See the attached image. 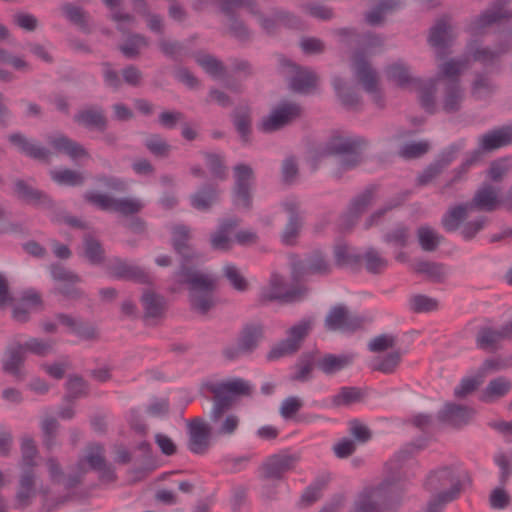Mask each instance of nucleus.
I'll use <instances>...</instances> for the list:
<instances>
[{
  "mask_svg": "<svg viewBox=\"0 0 512 512\" xmlns=\"http://www.w3.org/2000/svg\"><path fill=\"white\" fill-rule=\"evenodd\" d=\"M171 234L172 247L180 256L179 264H192L194 260L202 257L189 243L191 240V229L188 226L183 224L175 225L171 230Z\"/></svg>",
  "mask_w": 512,
  "mask_h": 512,
  "instance_id": "nucleus-20",
  "label": "nucleus"
},
{
  "mask_svg": "<svg viewBox=\"0 0 512 512\" xmlns=\"http://www.w3.org/2000/svg\"><path fill=\"white\" fill-rule=\"evenodd\" d=\"M279 72L287 78L289 88L299 94H308L317 86L318 75L310 68L299 66L284 55H278Z\"/></svg>",
  "mask_w": 512,
  "mask_h": 512,
  "instance_id": "nucleus-6",
  "label": "nucleus"
},
{
  "mask_svg": "<svg viewBox=\"0 0 512 512\" xmlns=\"http://www.w3.org/2000/svg\"><path fill=\"white\" fill-rule=\"evenodd\" d=\"M148 39L143 34L134 33L126 41L125 44L119 46L121 53L129 59L137 58L140 54V47H147Z\"/></svg>",
  "mask_w": 512,
  "mask_h": 512,
  "instance_id": "nucleus-60",
  "label": "nucleus"
},
{
  "mask_svg": "<svg viewBox=\"0 0 512 512\" xmlns=\"http://www.w3.org/2000/svg\"><path fill=\"white\" fill-rule=\"evenodd\" d=\"M364 394L357 387H342L339 392L331 398V406L339 408L342 406H350L354 403L361 402Z\"/></svg>",
  "mask_w": 512,
  "mask_h": 512,
  "instance_id": "nucleus-51",
  "label": "nucleus"
},
{
  "mask_svg": "<svg viewBox=\"0 0 512 512\" xmlns=\"http://www.w3.org/2000/svg\"><path fill=\"white\" fill-rule=\"evenodd\" d=\"M465 98L464 89L460 83L450 81L443 85L441 107L447 114H453L460 111Z\"/></svg>",
  "mask_w": 512,
  "mask_h": 512,
  "instance_id": "nucleus-36",
  "label": "nucleus"
},
{
  "mask_svg": "<svg viewBox=\"0 0 512 512\" xmlns=\"http://www.w3.org/2000/svg\"><path fill=\"white\" fill-rule=\"evenodd\" d=\"M324 326L328 331L355 332L362 328L363 318L344 305H336L325 317Z\"/></svg>",
  "mask_w": 512,
  "mask_h": 512,
  "instance_id": "nucleus-16",
  "label": "nucleus"
},
{
  "mask_svg": "<svg viewBox=\"0 0 512 512\" xmlns=\"http://www.w3.org/2000/svg\"><path fill=\"white\" fill-rule=\"evenodd\" d=\"M222 273L232 288L236 291L244 292L248 289V281L236 265L232 263L225 264L222 268Z\"/></svg>",
  "mask_w": 512,
  "mask_h": 512,
  "instance_id": "nucleus-59",
  "label": "nucleus"
},
{
  "mask_svg": "<svg viewBox=\"0 0 512 512\" xmlns=\"http://www.w3.org/2000/svg\"><path fill=\"white\" fill-rule=\"evenodd\" d=\"M376 187L369 186L361 194L352 199L347 212L343 217V225L345 228H351L358 218L372 204Z\"/></svg>",
  "mask_w": 512,
  "mask_h": 512,
  "instance_id": "nucleus-31",
  "label": "nucleus"
},
{
  "mask_svg": "<svg viewBox=\"0 0 512 512\" xmlns=\"http://www.w3.org/2000/svg\"><path fill=\"white\" fill-rule=\"evenodd\" d=\"M49 270L52 279L58 283L56 293L71 300H79L85 296L84 291L76 286L82 281L78 274L59 263L51 264Z\"/></svg>",
  "mask_w": 512,
  "mask_h": 512,
  "instance_id": "nucleus-14",
  "label": "nucleus"
},
{
  "mask_svg": "<svg viewBox=\"0 0 512 512\" xmlns=\"http://www.w3.org/2000/svg\"><path fill=\"white\" fill-rule=\"evenodd\" d=\"M144 145L157 158H167L172 150V146L160 134H150Z\"/></svg>",
  "mask_w": 512,
  "mask_h": 512,
  "instance_id": "nucleus-56",
  "label": "nucleus"
},
{
  "mask_svg": "<svg viewBox=\"0 0 512 512\" xmlns=\"http://www.w3.org/2000/svg\"><path fill=\"white\" fill-rule=\"evenodd\" d=\"M307 294L308 288L304 285H297L286 290L283 276L278 273H273L270 276L268 284L261 287L258 302L261 305H266L273 301L294 303L303 300Z\"/></svg>",
  "mask_w": 512,
  "mask_h": 512,
  "instance_id": "nucleus-7",
  "label": "nucleus"
},
{
  "mask_svg": "<svg viewBox=\"0 0 512 512\" xmlns=\"http://www.w3.org/2000/svg\"><path fill=\"white\" fill-rule=\"evenodd\" d=\"M352 71L364 91L372 96L377 106L382 108L384 106V100L379 86V74L367 60L362 50H357L353 55Z\"/></svg>",
  "mask_w": 512,
  "mask_h": 512,
  "instance_id": "nucleus-8",
  "label": "nucleus"
},
{
  "mask_svg": "<svg viewBox=\"0 0 512 512\" xmlns=\"http://www.w3.org/2000/svg\"><path fill=\"white\" fill-rule=\"evenodd\" d=\"M233 124L244 145L250 144L252 132L251 112L248 106H239L232 113Z\"/></svg>",
  "mask_w": 512,
  "mask_h": 512,
  "instance_id": "nucleus-43",
  "label": "nucleus"
},
{
  "mask_svg": "<svg viewBox=\"0 0 512 512\" xmlns=\"http://www.w3.org/2000/svg\"><path fill=\"white\" fill-rule=\"evenodd\" d=\"M264 337V326L259 322L245 324L237 338V341L248 355L252 354Z\"/></svg>",
  "mask_w": 512,
  "mask_h": 512,
  "instance_id": "nucleus-38",
  "label": "nucleus"
},
{
  "mask_svg": "<svg viewBox=\"0 0 512 512\" xmlns=\"http://www.w3.org/2000/svg\"><path fill=\"white\" fill-rule=\"evenodd\" d=\"M438 308L439 301L424 294H416L409 299V309L413 313H428L436 311Z\"/></svg>",
  "mask_w": 512,
  "mask_h": 512,
  "instance_id": "nucleus-58",
  "label": "nucleus"
},
{
  "mask_svg": "<svg viewBox=\"0 0 512 512\" xmlns=\"http://www.w3.org/2000/svg\"><path fill=\"white\" fill-rule=\"evenodd\" d=\"M22 345L24 346L26 353L29 352L38 357H46L47 355L54 352L56 340L52 338L43 339L38 337H30Z\"/></svg>",
  "mask_w": 512,
  "mask_h": 512,
  "instance_id": "nucleus-52",
  "label": "nucleus"
},
{
  "mask_svg": "<svg viewBox=\"0 0 512 512\" xmlns=\"http://www.w3.org/2000/svg\"><path fill=\"white\" fill-rule=\"evenodd\" d=\"M212 394H220L221 396H250L252 394V386L249 381L242 378H233L222 382H205L202 384Z\"/></svg>",
  "mask_w": 512,
  "mask_h": 512,
  "instance_id": "nucleus-25",
  "label": "nucleus"
},
{
  "mask_svg": "<svg viewBox=\"0 0 512 512\" xmlns=\"http://www.w3.org/2000/svg\"><path fill=\"white\" fill-rule=\"evenodd\" d=\"M365 146L366 141L363 138L333 135L325 143L320 155L338 158L336 176L340 177L343 172L352 170L362 163V150Z\"/></svg>",
  "mask_w": 512,
  "mask_h": 512,
  "instance_id": "nucleus-4",
  "label": "nucleus"
},
{
  "mask_svg": "<svg viewBox=\"0 0 512 512\" xmlns=\"http://www.w3.org/2000/svg\"><path fill=\"white\" fill-rule=\"evenodd\" d=\"M79 126L104 133L108 127V119L104 109L99 105H92L79 110L73 117Z\"/></svg>",
  "mask_w": 512,
  "mask_h": 512,
  "instance_id": "nucleus-24",
  "label": "nucleus"
},
{
  "mask_svg": "<svg viewBox=\"0 0 512 512\" xmlns=\"http://www.w3.org/2000/svg\"><path fill=\"white\" fill-rule=\"evenodd\" d=\"M83 197L86 202L103 211L113 210L126 216L136 214L143 208L139 200L131 198H113L95 191H87Z\"/></svg>",
  "mask_w": 512,
  "mask_h": 512,
  "instance_id": "nucleus-13",
  "label": "nucleus"
},
{
  "mask_svg": "<svg viewBox=\"0 0 512 512\" xmlns=\"http://www.w3.org/2000/svg\"><path fill=\"white\" fill-rule=\"evenodd\" d=\"M315 362L312 353H303L294 365L295 372L290 376V380L297 382L311 380Z\"/></svg>",
  "mask_w": 512,
  "mask_h": 512,
  "instance_id": "nucleus-48",
  "label": "nucleus"
},
{
  "mask_svg": "<svg viewBox=\"0 0 512 512\" xmlns=\"http://www.w3.org/2000/svg\"><path fill=\"white\" fill-rule=\"evenodd\" d=\"M302 109L300 105L294 102H283L261 123V130L264 132H274L280 130L293 120L300 117Z\"/></svg>",
  "mask_w": 512,
  "mask_h": 512,
  "instance_id": "nucleus-19",
  "label": "nucleus"
},
{
  "mask_svg": "<svg viewBox=\"0 0 512 512\" xmlns=\"http://www.w3.org/2000/svg\"><path fill=\"white\" fill-rule=\"evenodd\" d=\"M282 207L289 215L281 239L285 245H294L302 228L301 203L296 197H289L282 202Z\"/></svg>",
  "mask_w": 512,
  "mask_h": 512,
  "instance_id": "nucleus-21",
  "label": "nucleus"
},
{
  "mask_svg": "<svg viewBox=\"0 0 512 512\" xmlns=\"http://www.w3.org/2000/svg\"><path fill=\"white\" fill-rule=\"evenodd\" d=\"M458 149L452 145L441 151L436 159L430 163L417 177L419 186H426L436 179L455 160Z\"/></svg>",
  "mask_w": 512,
  "mask_h": 512,
  "instance_id": "nucleus-23",
  "label": "nucleus"
},
{
  "mask_svg": "<svg viewBox=\"0 0 512 512\" xmlns=\"http://www.w3.org/2000/svg\"><path fill=\"white\" fill-rule=\"evenodd\" d=\"M220 189L215 183H205L189 197L191 206L198 211H208L219 202Z\"/></svg>",
  "mask_w": 512,
  "mask_h": 512,
  "instance_id": "nucleus-33",
  "label": "nucleus"
},
{
  "mask_svg": "<svg viewBox=\"0 0 512 512\" xmlns=\"http://www.w3.org/2000/svg\"><path fill=\"white\" fill-rule=\"evenodd\" d=\"M300 8L307 15L321 21L331 20L335 16L333 8L316 1L302 3Z\"/></svg>",
  "mask_w": 512,
  "mask_h": 512,
  "instance_id": "nucleus-61",
  "label": "nucleus"
},
{
  "mask_svg": "<svg viewBox=\"0 0 512 512\" xmlns=\"http://www.w3.org/2000/svg\"><path fill=\"white\" fill-rule=\"evenodd\" d=\"M504 340L500 329L481 327L476 335V345L479 349L494 351L498 349V343Z\"/></svg>",
  "mask_w": 512,
  "mask_h": 512,
  "instance_id": "nucleus-49",
  "label": "nucleus"
},
{
  "mask_svg": "<svg viewBox=\"0 0 512 512\" xmlns=\"http://www.w3.org/2000/svg\"><path fill=\"white\" fill-rule=\"evenodd\" d=\"M14 192L17 197L30 204L35 205H52V200L43 191L38 190L30 186L27 182L22 179H17L14 183Z\"/></svg>",
  "mask_w": 512,
  "mask_h": 512,
  "instance_id": "nucleus-39",
  "label": "nucleus"
},
{
  "mask_svg": "<svg viewBox=\"0 0 512 512\" xmlns=\"http://www.w3.org/2000/svg\"><path fill=\"white\" fill-rule=\"evenodd\" d=\"M8 140L20 153L27 157L39 161H49L51 151L48 148L31 141L24 134L20 132L12 133L8 136Z\"/></svg>",
  "mask_w": 512,
  "mask_h": 512,
  "instance_id": "nucleus-30",
  "label": "nucleus"
},
{
  "mask_svg": "<svg viewBox=\"0 0 512 512\" xmlns=\"http://www.w3.org/2000/svg\"><path fill=\"white\" fill-rule=\"evenodd\" d=\"M25 360L26 351L22 343L17 340L11 341L5 347L1 358L2 371L13 376L16 380L22 381L26 376L24 371Z\"/></svg>",
  "mask_w": 512,
  "mask_h": 512,
  "instance_id": "nucleus-17",
  "label": "nucleus"
},
{
  "mask_svg": "<svg viewBox=\"0 0 512 512\" xmlns=\"http://www.w3.org/2000/svg\"><path fill=\"white\" fill-rule=\"evenodd\" d=\"M402 360V353L399 350L379 355L372 359L370 368L373 371L383 374H393L399 367Z\"/></svg>",
  "mask_w": 512,
  "mask_h": 512,
  "instance_id": "nucleus-45",
  "label": "nucleus"
},
{
  "mask_svg": "<svg viewBox=\"0 0 512 512\" xmlns=\"http://www.w3.org/2000/svg\"><path fill=\"white\" fill-rule=\"evenodd\" d=\"M495 89L496 87L490 78L478 73L472 83L471 94L475 99L482 100L492 95Z\"/></svg>",
  "mask_w": 512,
  "mask_h": 512,
  "instance_id": "nucleus-63",
  "label": "nucleus"
},
{
  "mask_svg": "<svg viewBox=\"0 0 512 512\" xmlns=\"http://www.w3.org/2000/svg\"><path fill=\"white\" fill-rule=\"evenodd\" d=\"M410 238V229L404 224L396 225L391 231L387 232L383 240L385 243L396 247H406Z\"/></svg>",
  "mask_w": 512,
  "mask_h": 512,
  "instance_id": "nucleus-64",
  "label": "nucleus"
},
{
  "mask_svg": "<svg viewBox=\"0 0 512 512\" xmlns=\"http://www.w3.org/2000/svg\"><path fill=\"white\" fill-rule=\"evenodd\" d=\"M233 172L235 178L233 186L234 203L249 210L252 207L254 171L248 164L239 163L234 166Z\"/></svg>",
  "mask_w": 512,
  "mask_h": 512,
  "instance_id": "nucleus-15",
  "label": "nucleus"
},
{
  "mask_svg": "<svg viewBox=\"0 0 512 512\" xmlns=\"http://www.w3.org/2000/svg\"><path fill=\"white\" fill-rule=\"evenodd\" d=\"M474 410L461 404L446 403L438 414L439 420L454 427H462L470 421Z\"/></svg>",
  "mask_w": 512,
  "mask_h": 512,
  "instance_id": "nucleus-35",
  "label": "nucleus"
},
{
  "mask_svg": "<svg viewBox=\"0 0 512 512\" xmlns=\"http://www.w3.org/2000/svg\"><path fill=\"white\" fill-rule=\"evenodd\" d=\"M512 383L507 378L500 376L492 379L482 392L481 400L489 403L505 396L511 389Z\"/></svg>",
  "mask_w": 512,
  "mask_h": 512,
  "instance_id": "nucleus-46",
  "label": "nucleus"
},
{
  "mask_svg": "<svg viewBox=\"0 0 512 512\" xmlns=\"http://www.w3.org/2000/svg\"><path fill=\"white\" fill-rule=\"evenodd\" d=\"M481 161L480 151L470 152L465 160L457 168L453 170V176L440 188L441 194H446L447 191L457 183L463 182L467 179V174L470 168Z\"/></svg>",
  "mask_w": 512,
  "mask_h": 512,
  "instance_id": "nucleus-40",
  "label": "nucleus"
},
{
  "mask_svg": "<svg viewBox=\"0 0 512 512\" xmlns=\"http://www.w3.org/2000/svg\"><path fill=\"white\" fill-rule=\"evenodd\" d=\"M402 455L407 454L400 452L386 463V469L391 476L377 485L364 487L357 493L349 512H390L397 508L403 489L398 483L399 477L394 475V470L400 468Z\"/></svg>",
  "mask_w": 512,
  "mask_h": 512,
  "instance_id": "nucleus-1",
  "label": "nucleus"
},
{
  "mask_svg": "<svg viewBox=\"0 0 512 512\" xmlns=\"http://www.w3.org/2000/svg\"><path fill=\"white\" fill-rule=\"evenodd\" d=\"M511 144L512 124L494 129L480 136L478 140V148L474 151H480L482 158L483 152H491Z\"/></svg>",
  "mask_w": 512,
  "mask_h": 512,
  "instance_id": "nucleus-26",
  "label": "nucleus"
},
{
  "mask_svg": "<svg viewBox=\"0 0 512 512\" xmlns=\"http://www.w3.org/2000/svg\"><path fill=\"white\" fill-rule=\"evenodd\" d=\"M413 271L424 275L432 283H444L448 272L443 263L420 260L413 264Z\"/></svg>",
  "mask_w": 512,
  "mask_h": 512,
  "instance_id": "nucleus-41",
  "label": "nucleus"
},
{
  "mask_svg": "<svg viewBox=\"0 0 512 512\" xmlns=\"http://www.w3.org/2000/svg\"><path fill=\"white\" fill-rule=\"evenodd\" d=\"M40 426L43 434V445L50 451L57 445L60 424L55 417L47 416L42 419Z\"/></svg>",
  "mask_w": 512,
  "mask_h": 512,
  "instance_id": "nucleus-55",
  "label": "nucleus"
},
{
  "mask_svg": "<svg viewBox=\"0 0 512 512\" xmlns=\"http://www.w3.org/2000/svg\"><path fill=\"white\" fill-rule=\"evenodd\" d=\"M228 33L241 43H247L253 39V31L239 17H233L229 20Z\"/></svg>",
  "mask_w": 512,
  "mask_h": 512,
  "instance_id": "nucleus-62",
  "label": "nucleus"
},
{
  "mask_svg": "<svg viewBox=\"0 0 512 512\" xmlns=\"http://www.w3.org/2000/svg\"><path fill=\"white\" fill-rule=\"evenodd\" d=\"M332 85L342 105L350 110H357L362 104L361 96L352 88L346 87L344 80L335 76Z\"/></svg>",
  "mask_w": 512,
  "mask_h": 512,
  "instance_id": "nucleus-44",
  "label": "nucleus"
},
{
  "mask_svg": "<svg viewBox=\"0 0 512 512\" xmlns=\"http://www.w3.org/2000/svg\"><path fill=\"white\" fill-rule=\"evenodd\" d=\"M512 18V9L509 0H495L480 15L475 17L467 26V31L472 35H480L494 24Z\"/></svg>",
  "mask_w": 512,
  "mask_h": 512,
  "instance_id": "nucleus-11",
  "label": "nucleus"
},
{
  "mask_svg": "<svg viewBox=\"0 0 512 512\" xmlns=\"http://www.w3.org/2000/svg\"><path fill=\"white\" fill-rule=\"evenodd\" d=\"M108 273L116 279L132 280L140 284L151 283L150 275L141 267L131 265L120 258H115L114 263L108 267Z\"/></svg>",
  "mask_w": 512,
  "mask_h": 512,
  "instance_id": "nucleus-28",
  "label": "nucleus"
},
{
  "mask_svg": "<svg viewBox=\"0 0 512 512\" xmlns=\"http://www.w3.org/2000/svg\"><path fill=\"white\" fill-rule=\"evenodd\" d=\"M468 67L469 59L467 57L450 58L438 65L437 73L432 79L437 83L442 82L443 85L450 81L460 83V76Z\"/></svg>",
  "mask_w": 512,
  "mask_h": 512,
  "instance_id": "nucleus-32",
  "label": "nucleus"
},
{
  "mask_svg": "<svg viewBox=\"0 0 512 512\" xmlns=\"http://www.w3.org/2000/svg\"><path fill=\"white\" fill-rule=\"evenodd\" d=\"M467 479L470 481L466 472L462 474L456 473L448 467H444L429 474L425 481V488L429 492L434 493H457L459 497L462 491V482Z\"/></svg>",
  "mask_w": 512,
  "mask_h": 512,
  "instance_id": "nucleus-12",
  "label": "nucleus"
},
{
  "mask_svg": "<svg viewBox=\"0 0 512 512\" xmlns=\"http://www.w3.org/2000/svg\"><path fill=\"white\" fill-rule=\"evenodd\" d=\"M50 176L51 179L59 185L81 186L85 181L84 176L80 172L69 168L52 170Z\"/></svg>",
  "mask_w": 512,
  "mask_h": 512,
  "instance_id": "nucleus-57",
  "label": "nucleus"
},
{
  "mask_svg": "<svg viewBox=\"0 0 512 512\" xmlns=\"http://www.w3.org/2000/svg\"><path fill=\"white\" fill-rule=\"evenodd\" d=\"M251 15L256 17L261 29L269 36L276 35L280 26L287 29H300L302 27V21L297 15L279 7H273L271 16H267L261 12L256 2Z\"/></svg>",
  "mask_w": 512,
  "mask_h": 512,
  "instance_id": "nucleus-10",
  "label": "nucleus"
},
{
  "mask_svg": "<svg viewBox=\"0 0 512 512\" xmlns=\"http://www.w3.org/2000/svg\"><path fill=\"white\" fill-rule=\"evenodd\" d=\"M313 324L314 321L312 318H303L291 326L286 332L287 337L272 346L269 350L266 356L267 360L275 361L297 353L302 347L306 337L310 334Z\"/></svg>",
  "mask_w": 512,
  "mask_h": 512,
  "instance_id": "nucleus-5",
  "label": "nucleus"
},
{
  "mask_svg": "<svg viewBox=\"0 0 512 512\" xmlns=\"http://www.w3.org/2000/svg\"><path fill=\"white\" fill-rule=\"evenodd\" d=\"M83 250L84 257L92 265H100L104 262L105 251L100 243L94 236L87 233L83 237Z\"/></svg>",
  "mask_w": 512,
  "mask_h": 512,
  "instance_id": "nucleus-47",
  "label": "nucleus"
},
{
  "mask_svg": "<svg viewBox=\"0 0 512 512\" xmlns=\"http://www.w3.org/2000/svg\"><path fill=\"white\" fill-rule=\"evenodd\" d=\"M452 40L451 26L446 19H439L430 29L428 38L429 44L436 49V57L438 59L441 60L447 56L448 52L446 49L451 45Z\"/></svg>",
  "mask_w": 512,
  "mask_h": 512,
  "instance_id": "nucleus-27",
  "label": "nucleus"
},
{
  "mask_svg": "<svg viewBox=\"0 0 512 512\" xmlns=\"http://www.w3.org/2000/svg\"><path fill=\"white\" fill-rule=\"evenodd\" d=\"M188 448L195 454H204L209 446L210 429L200 418L188 422Z\"/></svg>",
  "mask_w": 512,
  "mask_h": 512,
  "instance_id": "nucleus-29",
  "label": "nucleus"
},
{
  "mask_svg": "<svg viewBox=\"0 0 512 512\" xmlns=\"http://www.w3.org/2000/svg\"><path fill=\"white\" fill-rule=\"evenodd\" d=\"M500 188L490 183H482L474 192L470 201L450 206L441 218L445 231H458L461 224L467 220L469 212L491 213L503 207L508 210L505 196L500 197Z\"/></svg>",
  "mask_w": 512,
  "mask_h": 512,
  "instance_id": "nucleus-2",
  "label": "nucleus"
},
{
  "mask_svg": "<svg viewBox=\"0 0 512 512\" xmlns=\"http://www.w3.org/2000/svg\"><path fill=\"white\" fill-rule=\"evenodd\" d=\"M173 276L178 284L187 286L192 310L206 315L214 307L217 279L212 274L200 271L192 264L184 263L179 264Z\"/></svg>",
  "mask_w": 512,
  "mask_h": 512,
  "instance_id": "nucleus-3",
  "label": "nucleus"
},
{
  "mask_svg": "<svg viewBox=\"0 0 512 512\" xmlns=\"http://www.w3.org/2000/svg\"><path fill=\"white\" fill-rule=\"evenodd\" d=\"M144 319H156L164 316L166 311L165 298L151 290H146L141 297Z\"/></svg>",
  "mask_w": 512,
  "mask_h": 512,
  "instance_id": "nucleus-42",
  "label": "nucleus"
},
{
  "mask_svg": "<svg viewBox=\"0 0 512 512\" xmlns=\"http://www.w3.org/2000/svg\"><path fill=\"white\" fill-rule=\"evenodd\" d=\"M37 496V475L34 469H22L14 496V509L25 510Z\"/></svg>",
  "mask_w": 512,
  "mask_h": 512,
  "instance_id": "nucleus-18",
  "label": "nucleus"
},
{
  "mask_svg": "<svg viewBox=\"0 0 512 512\" xmlns=\"http://www.w3.org/2000/svg\"><path fill=\"white\" fill-rule=\"evenodd\" d=\"M354 361L352 354H325L315 362V367L325 375H334L349 367Z\"/></svg>",
  "mask_w": 512,
  "mask_h": 512,
  "instance_id": "nucleus-37",
  "label": "nucleus"
},
{
  "mask_svg": "<svg viewBox=\"0 0 512 512\" xmlns=\"http://www.w3.org/2000/svg\"><path fill=\"white\" fill-rule=\"evenodd\" d=\"M294 258L291 278L295 282H299L307 275L327 276L332 272L328 255L319 249L307 253L303 259Z\"/></svg>",
  "mask_w": 512,
  "mask_h": 512,
  "instance_id": "nucleus-9",
  "label": "nucleus"
},
{
  "mask_svg": "<svg viewBox=\"0 0 512 512\" xmlns=\"http://www.w3.org/2000/svg\"><path fill=\"white\" fill-rule=\"evenodd\" d=\"M299 459L296 454L278 453L271 455L262 465L263 478L280 480L285 473L295 468Z\"/></svg>",
  "mask_w": 512,
  "mask_h": 512,
  "instance_id": "nucleus-22",
  "label": "nucleus"
},
{
  "mask_svg": "<svg viewBox=\"0 0 512 512\" xmlns=\"http://www.w3.org/2000/svg\"><path fill=\"white\" fill-rule=\"evenodd\" d=\"M361 262L364 263L367 272L371 274H381L388 267V260L374 247H369L361 255Z\"/></svg>",
  "mask_w": 512,
  "mask_h": 512,
  "instance_id": "nucleus-50",
  "label": "nucleus"
},
{
  "mask_svg": "<svg viewBox=\"0 0 512 512\" xmlns=\"http://www.w3.org/2000/svg\"><path fill=\"white\" fill-rule=\"evenodd\" d=\"M48 143L56 152L65 154L71 159L90 157L89 152L83 145L64 134L60 133L55 136H50Z\"/></svg>",
  "mask_w": 512,
  "mask_h": 512,
  "instance_id": "nucleus-34",
  "label": "nucleus"
},
{
  "mask_svg": "<svg viewBox=\"0 0 512 512\" xmlns=\"http://www.w3.org/2000/svg\"><path fill=\"white\" fill-rule=\"evenodd\" d=\"M417 238L421 249L426 252L435 251L443 241V236L430 226H420L417 229Z\"/></svg>",
  "mask_w": 512,
  "mask_h": 512,
  "instance_id": "nucleus-53",
  "label": "nucleus"
},
{
  "mask_svg": "<svg viewBox=\"0 0 512 512\" xmlns=\"http://www.w3.org/2000/svg\"><path fill=\"white\" fill-rule=\"evenodd\" d=\"M195 61L197 64L209 75L213 77L224 76L226 74V67L223 62L210 54L197 53L195 54Z\"/></svg>",
  "mask_w": 512,
  "mask_h": 512,
  "instance_id": "nucleus-54",
  "label": "nucleus"
}]
</instances>
